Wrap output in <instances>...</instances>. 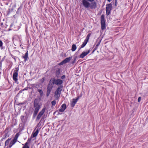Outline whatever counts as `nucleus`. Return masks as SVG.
I'll list each match as a JSON object with an SVG mask.
<instances>
[{
	"mask_svg": "<svg viewBox=\"0 0 148 148\" xmlns=\"http://www.w3.org/2000/svg\"><path fill=\"white\" fill-rule=\"evenodd\" d=\"M94 0H82V4L86 8H90V9H95L97 7L96 2Z\"/></svg>",
	"mask_w": 148,
	"mask_h": 148,
	"instance_id": "obj_1",
	"label": "nucleus"
},
{
	"mask_svg": "<svg viewBox=\"0 0 148 148\" xmlns=\"http://www.w3.org/2000/svg\"><path fill=\"white\" fill-rule=\"evenodd\" d=\"M40 98L39 99H35L34 102V111L33 117L34 118L36 116L40 109L41 108V105L39 103L40 101Z\"/></svg>",
	"mask_w": 148,
	"mask_h": 148,
	"instance_id": "obj_2",
	"label": "nucleus"
},
{
	"mask_svg": "<svg viewBox=\"0 0 148 148\" xmlns=\"http://www.w3.org/2000/svg\"><path fill=\"white\" fill-rule=\"evenodd\" d=\"M51 80L50 81L47 86V90L46 92L47 97H48L49 96L50 93L52 90V89L53 88V84H53V82L52 83H51Z\"/></svg>",
	"mask_w": 148,
	"mask_h": 148,
	"instance_id": "obj_3",
	"label": "nucleus"
},
{
	"mask_svg": "<svg viewBox=\"0 0 148 148\" xmlns=\"http://www.w3.org/2000/svg\"><path fill=\"white\" fill-rule=\"evenodd\" d=\"M19 69L18 67H16L13 73V79L15 82H17L18 80V75Z\"/></svg>",
	"mask_w": 148,
	"mask_h": 148,
	"instance_id": "obj_4",
	"label": "nucleus"
},
{
	"mask_svg": "<svg viewBox=\"0 0 148 148\" xmlns=\"http://www.w3.org/2000/svg\"><path fill=\"white\" fill-rule=\"evenodd\" d=\"M101 27L102 30H103L106 29L105 20L104 15H102L101 17Z\"/></svg>",
	"mask_w": 148,
	"mask_h": 148,
	"instance_id": "obj_5",
	"label": "nucleus"
},
{
	"mask_svg": "<svg viewBox=\"0 0 148 148\" xmlns=\"http://www.w3.org/2000/svg\"><path fill=\"white\" fill-rule=\"evenodd\" d=\"M112 4L111 3L107 4L106 5V15L107 16H108L111 13V12L112 8Z\"/></svg>",
	"mask_w": 148,
	"mask_h": 148,
	"instance_id": "obj_6",
	"label": "nucleus"
},
{
	"mask_svg": "<svg viewBox=\"0 0 148 148\" xmlns=\"http://www.w3.org/2000/svg\"><path fill=\"white\" fill-rule=\"evenodd\" d=\"M52 81L53 84L58 86L62 85L61 84L63 82L62 80L59 79H53L52 80Z\"/></svg>",
	"mask_w": 148,
	"mask_h": 148,
	"instance_id": "obj_7",
	"label": "nucleus"
},
{
	"mask_svg": "<svg viewBox=\"0 0 148 148\" xmlns=\"http://www.w3.org/2000/svg\"><path fill=\"white\" fill-rule=\"evenodd\" d=\"M46 109V107H44L42 109V110L39 112L36 118V121H38L39 119H40L42 116L43 114L45 112Z\"/></svg>",
	"mask_w": 148,
	"mask_h": 148,
	"instance_id": "obj_8",
	"label": "nucleus"
},
{
	"mask_svg": "<svg viewBox=\"0 0 148 148\" xmlns=\"http://www.w3.org/2000/svg\"><path fill=\"white\" fill-rule=\"evenodd\" d=\"M72 58V57L71 56V57H69V58H65L64 60H63L59 64V65H62L63 64L69 62L71 59Z\"/></svg>",
	"mask_w": 148,
	"mask_h": 148,
	"instance_id": "obj_9",
	"label": "nucleus"
},
{
	"mask_svg": "<svg viewBox=\"0 0 148 148\" xmlns=\"http://www.w3.org/2000/svg\"><path fill=\"white\" fill-rule=\"evenodd\" d=\"M79 97H77L76 99H72V101L71 103V106L72 107H74L75 106V104L79 99Z\"/></svg>",
	"mask_w": 148,
	"mask_h": 148,
	"instance_id": "obj_10",
	"label": "nucleus"
},
{
	"mask_svg": "<svg viewBox=\"0 0 148 148\" xmlns=\"http://www.w3.org/2000/svg\"><path fill=\"white\" fill-rule=\"evenodd\" d=\"M90 52V50H88L87 52H83L82 54L80 55L79 58H83L84 57L87 55Z\"/></svg>",
	"mask_w": 148,
	"mask_h": 148,
	"instance_id": "obj_11",
	"label": "nucleus"
},
{
	"mask_svg": "<svg viewBox=\"0 0 148 148\" xmlns=\"http://www.w3.org/2000/svg\"><path fill=\"white\" fill-rule=\"evenodd\" d=\"M66 108V105L65 103L63 104L61 106L59 109V112H63Z\"/></svg>",
	"mask_w": 148,
	"mask_h": 148,
	"instance_id": "obj_12",
	"label": "nucleus"
},
{
	"mask_svg": "<svg viewBox=\"0 0 148 148\" xmlns=\"http://www.w3.org/2000/svg\"><path fill=\"white\" fill-rule=\"evenodd\" d=\"M60 68H58L56 70V76L57 78H58L59 77V75L60 73Z\"/></svg>",
	"mask_w": 148,
	"mask_h": 148,
	"instance_id": "obj_13",
	"label": "nucleus"
},
{
	"mask_svg": "<svg viewBox=\"0 0 148 148\" xmlns=\"http://www.w3.org/2000/svg\"><path fill=\"white\" fill-rule=\"evenodd\" d=\"M39 130L37 129L35 132L33 133L31 137L33 138L36 137L39 132Z\"/></svg>",
	"mask_w": 148,
	"mask_h": 148,
	"instance_id": "obj_14",
	"label": "nucleus"
},
{
	"mask_svg": "<svg viewBox=\"0 0 148 148\" xmlns=\"http://www.w3.org/2000/svg\"><path fill=\"white\" fill-rule=\"evenodd\" d=\"M28 51H27V52L25 53V55L24 56H22V57L24 58L25 59L24 61L25 62H26L27 59L28 58Z\"/></svg>",
	"mask_w": 148,
	"mask_h": 148,
	"instance_id": "obj_15",
	"label": "nucleus"
},
{
	"mask_svg": "<svg viewBox=\"0 0 148 148\" xmlns=\"http://www.w3.org/2000/svg\"><path fill=\"white\" fill-rule=\"evenodd\" d=\"M16 141L13 139L10 143L9 145V148H10L12 146L15 144Z\"/></svg>",
	"mask_w": 148,
	"mask_h": 148,
	"instance_id": "obj_16",
	"label": "nucleus"
},
{
	"mask_svg": "<svg viewBox=\"0 0 148 148\" xmlns=\"http://www.w3.org/2000/svg\"><path fill=\"white\" fill-rule=\"evenodd\" d=\"M88 42V41H87L86 40H84V42H83V43H82V44L81 45V47L79 48V50H80L81 48H83L84 47L86 46V44Z\"/></svg>",
	"mask_w": 148,
	"mask_h": 148,
	"instance_id": "obj_17",
	"label": "nucleus"
},
{
	"mask_svg": "<svg viewBox=\"0 0 148 148\" xmlns=\"http://www.w3.org/2000/svg\"><path fill=\"white\" fill-rule=\"evenodd\" d=\"M63 86L62 85L60 86L57 88L56 90L61 92V91L62 90V88H63Z\"/></svg>",
	"mask_w": 148,
	"mask_h": 148,
	"instance_id": "obj_18",
	"label": "nucleus"
},
{
	"mask_svg": "<svg viewBox=\"0 0 148 148\" xmlns=\"http://www.w3.org/2000/svg\"><path fill=\"white\" fill-rule=\"evenodd\" d=\"M37 91L39 92L40 95L41 97H42L44 95V93L42 89H38Z\"/></svg>",
	"mask_w": 148,
	"mask_h": 148,
	"instance_id": "obj_19",
	"label": "nucleus"
},
{
	"mask_svg": "<svg viewBox=\"0 0 148 148\" xmlns=\"http://www.w3.org/2000/svg\"><path fill=\"white\" fill-rule=\"evenodd\" d=\"M76 46L75 44H73L72 46L71 50L72 51H74L76 50Z\"/></svg>",
	"mask_w": 148,
	"mask_h": 148,
	"instance_id": "obj_20",
	"label": "nucleus"
},
{
	"mask_svg": "<svg viewBox=\"0 0 148 148\" xmlns=\"http://www.w3.org/2000/svg\"><path fill=\"white\" fill-rule=\"evenodd\" d=\"M21 119L22 122L25 123L26 122V119L24 116H21Z\"/></svg>",
	"mask_w": 148,
	"mask_h": 148,
	"instance_id": "obj_21",
	"label": "nucleus"
},
{
	"mask_svg": "<svg viewBox=\"0 0 148 148\" xmlns=\"http://www.w3.org/2000/svg\"><path fill=\"white\" fill-rule=\"evenodd\" d=\"M61 93V92L56 90L55 92V96H57L58 97H59L60 96Z\"/></svg>",
	"mask_w": 148,
	"mask_h": 148,
	"instance_id": "obj_22",
	"label": "nucleus"
},
{
	"mask_svg": "<svg viewBox=\"0 0 148 148\" xmlns=\"http://www.w3.org/2000/svg\"><path fill=\"white\" fill-rule=\"evenodd\" d=\"M11 139V138H8L5 142V146H6V145H8L9 144L10 141Z\"/></svg>",
	"mask_w": 148,
	"mask_h": 148,
	"instance_id": "obj_23",
	"label": "nucleus"
},
{
	"mask_svg": "<svg viewBox=\"0 0 148 148\" xmlns=\"http://www.w3.org/2000/svg\"><path fill=\"white\" fill-rule=\"evenodd\" d=\"M19 134L18 133H16V134L15 137H14V138L13 139H14V140H15L17 141V138H18V136H19Z\"/></svg>",
	"mask_w": 148,
	"mask_h": 148,
	"instance_id": "obj_24",
	"label": "nucleus"
},
{
	"mask_svg": "<svg viewBox=\"0 0 148 148\" xmlns=\"http://www.w3.org/2000/svg\"><path fill=\"white\" fill-rule=\"evenodd\" d=\"M90 35H91L90 34H88L87 35L86 39H85V40H86V41L88 42L89 37H90Z\"/></svg>",
	"mask_w": 148,
	"mask_h": 148,
	"instance_id": "obj_25",
	"label": "nucleus"
},
{
	"mask_svg": "<svg viewBox=\"0 0 148 148\" xmlns=\"http://www.w3.org/2000/svg\"><path fill=\"white\" fill-rule=\"evenodd\" d=\"M21 8H20V7H19L18 9V10L16 12V14H20L21 12Z\"/></svg>",
	"mask_w": 148,
	"mask_h": 148,
	"instance_id": "obj_26",
	"label": "nucleus"
},
{
	"mask_svg": "<svg viewBox=\"0 0 148 148\" xmlns=\"http://www.w3.org/2000/svg\"><path fill=\"white\" fill-rule=\"evenodd\" d=\"M32 137H31V138H29L27 142L25 143H27V145H28L29 143L31 142V140H32Z\"/></svg>",
	"mask_w": 148,
	"mask_h": 148,
	"instance_id": "obj_27",
	"label": "nucleus"
},
{
	"mask_svg": "<svg viewBox=\"0 0 148 148\" xmlns=\"http://www.w3.org/2000/svg\"><path fill=\"white\" fill-rule=\"evenodd\" d=\"M45 78L43 77L41 79H39L40 82L41 83H42L45 81Z\"/></svg>",
	"mask_w": 148,
	"mask_h": 148,
	"instance_id": "obj_28",
	"label": "nucleus"
},
{
	"mask_svg": "<svg viewBox=\"0 0 148 148\" xmlns=\"http://www.w3.org/2000/svg\"><path fill=\"white\" fill-rule=\"evenodd\" d=\"M51 103L52 106H54L56 104V102L55 100H53L51 101Z\"/></svg>",
	"mask_w": 148,
	"mask_h": 148,
	"instance_id": "obj_29",
	"label": "nucleus"
},
{
	"mask_svg": "<svg viewBox=\"0 0 148 148\" xmlns=\"http://www.w3.org/2000/svg\"><path fill=\"white\" fill-rule=\"evenodd\" d=\"M25 103V102H23L21 103H16V105L17 106H21V105L24 104Z\"/></svg>",
	"mask_w": 148,
	"mask_h": 148,
	"instance_id": "obj_30",
	"label": "nucleus"
},
{
	"mask_svg": "<svg viewBox=\"0 0 148 148\" xmlns=\"http://www.w3.org/2000/svg\"><path fill=\"white\" fill-rule=\"evenodd\" d=\"M27 143H25V145L22 148H29V146L27 145Z\"/></svg>",
	"mask_w": 148,
	"mask_h": 148,
	"instance_id": "obj_31",
	"label": "nucleus"
},
{
	"mask_svg": "<svg viewBox=\"0 0 148 148\" xmlns=\"http://www.w3.org/2000/svg\"><path fill=\"white\" fill-rule=\"evenodd\" d=\"M75 61H76V58H74V60H72L71 61V64H74L75 62Z\"/></svg>",
	"mask_w": 148,
	"mask_h": 148,
	"instance_id": "obj_32",
	"label": "nucleus"
},
{
	"mask_svg": "<svg viewBox=\"0 0 148 148\" xmlns=\"http://www.w3.org/2000/svg\"><path fill=\"white\" fill-rule=\"evenodd\" d=\"M61 78L62 79H64L66 78V76L65 75H63L61 77Z\"/></svg>",
	"mask_w": 148,
	"mask_h": 148,
	"instance_id": "obj_33",
	"label": "nucleus"
},
{
	"mask_svg": "<svg viewBox=\"0 0 148 148\" xmlns=\"http://www.w3.org/2000/svg\"><path fill=\"white\" fill-rule=\"evenodd\" d=\"M3 43L1 40H0V47H1L2 46Z\"/></svg>",
	"mask_w": 148,
	"mask_h": 148,
	"instance_id": "obj_34",
	"label": "nucleus"
},
{
	"mask_svg": "<svg viewBox=\"0 0 148 148\" xmlns=\"http://www.w3.org/2000/svg\"><path fill=\"white\" fill-rule=\"evenodd\" d=\"M101 40H100L97 42V44L96 45L97 46H99V45L101 43Z\"/></svg>",
	"mask_w": 148,
	"mask_h": 148,
	"instance_id": "obj_35",
	"label": "nucleus"
},
{
	"mask_svg": "<svg viewBox=\"0 0 148 148\" xmlns=\"http://www.w3.org/2000/svg\"><path fill=\"white\" fill-rule=\"evenodd\" d=\"M141 97H139L138 98V102H139L141 101Z\"/></svg>",
	"mask_w": 148,
	"mask_h": 148,
	"instance_id": "obj_36",
	"label": "nucleus"
},
{
	"mask_svg": "<svg viewBox=\"0 0 148 148\" xmlns=\"http://www.w3.org/2000/svg\"><path fill=\"white\" fill-rule=\"evenodd\" d=\"M40 121H41L38 123L37 125V127H39L41 125V123Z\"/></svg>",
	"mask_w": 148,
	"mask_h": 148,
	"instance_id": "obj_37",
	"label": "nucleus"
},
{
	"mask_svg": "<svg viewBox=\"0 0 148 148\" xmlns=\"http://www.w3.org/2000/svg\"><path fill=\"white\" fill-rule=\"evenodd\" d=\"M10 9H9L8 11L7 12V15H8L10 14Z\"/></svg>",
	"mask_w": 148,
	"mask_h": 148,
	"instance_id": "obj_38",
	"label": "nucleus"
},
{
	"mask_svg": "<svg viewBox=\"0 0 148 148\" xmlns=\"http://www.w3.org/2000/svg\"><path fill=\"white\" fill-rule=\"evenodd\" d=\"M23 91V90H20L19 91V92L18 93V95L20 93H22Z\"/></svg>",
	"mask_w": 148,
	"mask_h": 148,
	"instance_id": "obj_39",
	"label": "nucleus"
},
{
	"mask_svg": "<svg viewBox=\"0 0 148 148\" xmlns=\"http://www.w3.org/2000/svg\"><path fill=\"white\" fill-rule=\"evenodd\" d=\"M0 25L2 27H4V26L3 25V23L2 22L1 23L0 26Z\"/></svg>",
	"mask_w": 148,
	"mask_h": 148,
	"instance_id": "obj_40",
	"label": "nucleus"
},
{
	"mask_svg": "<svg viewBox=\"0 0 148 148\" xmlns=\"http://www.w3.org/2000/svg\"><path fill=\"white\" fill-rule=\"evenodd\" d=\"M28 90L27 87H26L25 88H24V89H23V91H24L25 90Z\"/></svg>",
	"mask_w": 148,
	"mask_h": 148,
	"instance_id": "obj_41",
	"label": "nucleus"
},
{
	"mask_svg": "<svg viewBox=\"0 0 148 148\" xmlns=\"http://www.w3.org/2000/svg\"><path fill=\"white\" fill-rule=\"evenodd\" d=\"M98 47V46H97L96 45V47L94 48V49L95 50H96L97 49Z\"/></svg>",
	"mask_w": 148,
	"mask_h": 148,
	"instance_id": "obj_42",
	"label": "nucleus"
},
{
	"mask_svg": "<svg viewBox=\"0 0 148 148\" xmlns=\"http://www.w3.org/2000/svg\"><path fill=\"white\" fill-rule=\"evenodd\" d=\"M13 23H11L10 25V28H11L13 26Z\"/></svg>",
	"mask_w": 148,
	"mask_h": 148,
	"instance_id": "obj_43",
	"label": "nucleus"
},
{
	"mask_svg": "<svg viewBox=\"0 0 148 148\" xmlns=\"http://www.w3.org/2000/svg\"><path fill=\"white\" fill-rule=\"evenodd\" d=\"M8 133H5V135H4L5 136V138H6L7 135Z\"/></svg>",
	"mask_w": 148,
	"mask_h": 148,
	"instance_id": "obj_44",
	"label": "nucleus"
},
{
	"mask_svg": "<svg viewBox=\"0 0 148 148\" xmlns=\"http://www.w3.org/2000/svg\"><path fill=\"white\" fill-rule=\"evenodd\" d=\"M15 56H12V58H13L14 60H16V58H15Z\"/></svg>",
	"mask_w": 148,
	"mask_h": 148,
	"instance_id": "obj_45",
	"label": "nucleus"
},
{
	"mask_svg": "<svg viewBox=\"0 0 148 148\" xmlns=\"http://www.w3.org/2000/svg\"><path fill=\"white\" fill-rule=\"evenodd\" d=\"M5 136H3V137L2 138V139H5Z\"/></svg>",
	"mask_w": 148,
	"mask_h": 148,
	"instance_id": "obj_46",
	"label": "nucleus"
},
{
	"mask_svg": "<svg viewBox=\"0 0 148 148\" xmlns=\"http://www.w3.org/2000/svg\"><path fill=\"white\" fill-rule=\"evenodd\" d=\"M117 3V2L115 1V4H114L115 6H116Z\"/></svg>",
	"mask_w": 148,
	"mask_h": 148,
	"instance_id": "obj_47",
	"label": "nucleus"
},
{
	"mask_svg": "<svg viewBox=\"0 0 148 148\" xmlns=\"http://www.w3.org/2000/svg\"><path fill=\"white\" fill-rule=\"evenodd\" d=\"M95 51V50L94 49H93V50L92 52V53H94V52Z\"/></svg>",
	"mask_w": 148,
	"mask_h": 148,
	"instance_id": "obj_48",
	"label": "nucleus"
},
{
	"mask_svg": "<svg viewBox=\"0 0 148 148\" xmlns=\"http://www.w3.org/2000/svg\"><path fill=\"white\" fill-rule=\"evenodd\" d=\"M107 0L109 2H110L111 1V0Z\"/></svg>",
	"mask_w": 148,
	"mask_h": 148,
	"instance_id": "obj_49",
	"label": "nucleus"
},
{
	"mask_svg": "<svg viewBox=\"0 0 148 148\" xmlns=\"http://www.w3.org/2000/svg\"><path fill=\"white\" fill-rule=\"evenodd\" d=\"M7 128H6V129L5 130V132H6V130H7Z\"/></svg>",
	"mask_w": 148,
	"mask_h": 148,
	"instance_id": "obj_50",
	"label": "nucleus"
},
{
	"mask_svg": "<svg viewBox=\"0 0 148 148\" xmlns=\"http://www.w3.org/2000/svg\"><path fill=\"white\" fill-rule=\"evenodd\" d=\"M117 0H115V1L117 2Z\"/></svg>",
	"mask_w": 148,
	"mask_h": 148,
	"instance_id": "obj_51",
	"label": "nucleus"
},
{
	"mask_svg": "<svg viewBox=\"0 0 148 148\" xmlns=\"http://www.w3.org/2000/svg\"><path fill=\"white\" fill-rule=\"evenodd\" d=\"M12 29H9V30H11Z\"/></svg>",
	"mask_w": 148,
	"mask_h": 148,
	"instance_id": "obj_52",
	"label": "nucleus"
}]
</instances>
